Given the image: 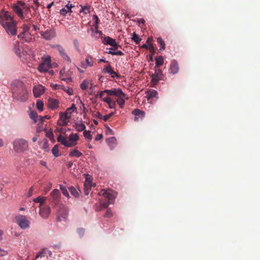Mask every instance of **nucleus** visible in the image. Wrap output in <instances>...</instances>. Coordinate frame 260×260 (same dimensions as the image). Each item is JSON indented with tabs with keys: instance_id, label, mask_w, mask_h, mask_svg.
<instances>
[{
	"instance_id": "c03bdc74",
	"label": "nucleus",
	"mask_w": 260,
	"mask_h": 260,
	"mask_svg": "<svg viewBox=\"0 0 260 260\" xmlns=\"http://www.w3.org/2000/svg\"><path fill=\"white\" fill-rule=\"evenodd\" d=\"M112 70V67L109 63L106 66H105L103 68V72L104 73L109 74L110 72Z\"/></svg>"
},
{
	"instance_id": "680f3d73",
	"label": "nucleus",
	"mask_w": 260,
	"mask_h": 260,
	"mask_svg": "<svg viewBox=\"0 0 260 260\" xmlns=\"http://www.w3.org/2000/svg\"><path fill=\"white\" fill-rule=\"evenodd\" d=\"M33 191H34V188H33V187H32V186H31V187L29 189L27 197H30V196H32V193H33Z\"/></svg>"
},
{
	"instance_id": "052dcab7",
	"label": "nucleus",
	"mask_w": 260,
	"mask_h": 260,
	"mask_svg": "<svg viewBox=\"0 0 260 260\" xmlns=\"http://www.w3.org/2000/svg\"><path fill=\"white\" fill-rule=\"evenodd\" d=\"M8 253L7 251L4 250L0 248V256H3L7 255Z\"/></svg>"
},
{
	"instance_id": "774afa93",
	"label": "nucleus",
	"mask_w": 260,
	"mask_h": 260,
	"mask_svg": "<svg viewBox=\"0 0 260 260\" xmlns=\"http://www.w3.org/2000/svg\"><path fill=\"white\" fill-rule=\"evenodd\" d=\"M44 256V254L42 253V250L40 251L36 256L35 259L39 258V257H42Z\"/></svg>"
},
{
	"instance_id": "de8ad7c7",
	"label": "nucleus",
	"mask_w": 260,
	"mask_h": 260,
	"mask_svg": "<svg viewBox=\"0 0 260 260\" xmlns=\"http://www.w3.org/2000/svg\"><path fill=\"white\" fill-rule=\"evenodd\" d=\"M52 152L53 153V154L57 157L58 156V153H59V150H58V146L57 145H55L53 148L52 149Z\"/></svg>"
},
{
	"instance_id": "f8f14e48",
	"label": "nucleus",
	"mask_w": 260,
	"mask_h": 260,
	"mask_svg": "<svg viewBox=\"0 0 260 260\" xmlns=\"http://www.w3.org/2000/svg\"><path fill=\"white\" fill-rule=\"evenodd\" d=\"M40 35L46 40H50L54 37L55 33L52 30H47L46 31H41Z\"/></svg>"
},
{
	"instance_id": "3c124183",
	"label": "nucleus",
	"mask_w": 260,
	"mask_h": 260,
	"mask_svg": "<svg viewBox=\"0 0 260 260\" xmlns=\"http://www.w3.org/2000/svg\"><path fill=\"white\" fill-rule=\"evenodd\" d=\"M60 189L62 191V193L64 196L68 197L69 196V192L65 187L61 185H60Z\"/></svg>"
},
{
	"instance_id": "473e14b6",
	"label": "nucleus",
	"mask_w": 260,
	"mask_h": 260,
	"mask_svg": "<svg viewBox=\"0 0 260 260\" xmlns=\"http://www.w3.org/2000/svg\"><path fill=\"white\" fill-rule=\"evenodd\" d=\"M69 191L71 194L74 196L76 198H77L79 196V192L74 187H70L69 188Z\"/></svg>"
},
{
	"instance_id": "5fc2aeb1",
	"label": "nucleus",
	"mask_w": 260,
	"mask_h": 260,
	"mask_svg": "<svg viewBox=\"0 0 260 260\" xmlns=\"http://www.w3.org/2000/svg\"><path fill=\"white\" fill-rule=\"evenodd\" d=\"M62 72H64V70H61L60 71V79L62 80H64V81H67V82H70L72 81V79L71 78L69 77V78H64L63 77H62Z\"/></svg>"
},
{
	"instance_id": "0e129e2a",
	"label": "nucleus",
	"mask_w": 260,
	"mask_h": 260,
	"mask_svg": "<svg viewBox=\"0 0 260 260\" xmlns=\"http://www.w3.org/2000/svg\"><path fill=\"white\" fill-rule=\"evenodd\" d=\"M103 138V136L102 134H98L95 137V140L99 141V140L102 139Z\"/></svg>"
},
{
	"instance_id": "4be33fe9",
	"label": "nucleus",
	"mask_w": 260,
	"mask_h": 260,
	"mask_svg": "<svg viewBox=\"0 0 260 260\" xmlns=\"http://www.w3.org/2000/svg\"><path fill=\"white\" fill-rule=\"evenodd\" d=\"M103 101L108 104L110 109L115 108L116 106V102L112 101L111 98L109 97L104 98Z\"/></svg>"
},
{
	"instance_id": "ea45409f",
	"label": "nucleus",
	"mask_w": 260,
	"mask_h": 260,
	"mask_svg": "<svg viewBox=\"0 0 260 260\" xmlns=\"http://www.w3.org/2000/svg\"><path fill=\"white\" fill-rule=\"evenodd\" d=\"M55 48L58 51L59 55H62L64 53L66 52V50L60 45H56L55 46Z\"/></svg>"
},
{
	"instance_id": "a18cd8bd",
	"label": "nucleus",
	"mask_w": 260,
	"mask_h": 260,
	"mask_svg": "<svg viewBox=\"0 0 260 260\" xmlns=\"http://www.w3.org/2000/svg\"><path fill=\"white\" fill-rule=\"evenodd\" d=\"M85 61H86V64L88 66V67H92L93 66V62L92 61V59H91V57L90 56H87L86 58H85Z\"/></svg>"
},
{
	"instance_id": "bf43d9fd",
	"label": "nucleus",
	"mask_w": 260,
	"mask_h": 260,
	"mask_svg": "<svg viewBox=\"0 0 260 260\" xmlns=\"http://www.w3.org/2000/svg\"><path fill=\"white\" fill-rule=\"evenodd\" d=\"M112 216V212L110 210H107L106 211L105 216L106 217H110Z\"/></svg>"
},
{
	"instance_id": "c756f323",
	"label": "nucleus",
	"mask_w": 260,
	"mask_h": 260,
	"mask_svg": "<svg viewBox=\"0 0 260 260\" xmlns=\"http://www.w3.org/2000/svg\"><path fill=\"white\" fill-rule=\"evenodd\" d=\"M2 21L12 22V21H13V17L11 16V15L9 14L8 12H6L4 14V18H2L0 20V22H1Z\"/></svg>"
},
{
	"instance_id": "2eb2a0df",
	"label": "nucleus",
	"mask_w": 260,
	"mask_h": 260,
	"mask_svg": "<svg viewBox=\"0 0 260 260\" xmlns=\"http://www.w3.org/2000/svg\"><path fill=\"white\" fill-rule=\"evenodd\" d=\"M179 66L176 60H173L171 62L170 67V73L173 74H176L179 72Z\"/></svg>"
},
{
	"instance_id": "a878e982",
	"label": "nucleus",
	"mask_w": 260,
	"mask_h": 260,
	"mask_svg": "<svg viewBox=\"0 0 260 260\" xmlns=\"http://www.w3.org/2000/svg\"><path fill=\"white\" fill-rule=\"evenodd\" d=\"M106 141L108 145L111 147V149L113 147H115L116 142V139L115 137H112L107 139Z\"/></svg>"
},
{
	"instance_id": "1a4fd4ad",
	"label": "nucleus",
	"mask_w": 260,
	"mask_h": 260,
	"mask_svg": "<svg viewBox=\"0 0 260 260\" xmlns=\"http://www.w3.org/2000/svg\"><path fill=\"white\" fill-rule=\"evenodd\" d=\"M50 212L51 209L48 206L44 205L40 207L39 214L44 219H47L49 217Z\"/></svg>"
},
{
	"instance_id": "2f4dec72",
	"label": "nucleus",
	"mask_w": 260,
	"mask_h": 260,
	"mask_svg": "<svg viewBox=\"0 0 260 260\" xmlns=\"http://www.w3.org/2000/svg\"><path fill=\"white\" fill-rule=\"evenodd\" d=\"M131 38L136 44H139L142 40V39L139 37V35L135 32L133 33L132 37Z\"/></svg>"
},
{
	"instance_id": "20e7f679",
	"label": "nucleus",
	"mask_w": 260,
	"mask_h": 260,
	"mask_svg": "<svg viewBox=\"0 0 260 260\" xmlns=\"http://www.w3.org/2000/svg\"><path fill=\"white\" fill-rule=\"evenodd\" d=\"M2 25L5 28L9 35L15 36L17 34V22L15 21L12 22L1 21Z\"/></svg>"
},
{
	"instance_id": "423d86ee",
	"label": "nucleus",
	"mask_w": 260,
	"mask_h": 260,
	"mask_svg": "<svg viewBox=\"0 0 260 260\" xmlns=\"http://www.w3.org/2000/svg\"><path fill=\"white\" fill-rule=\"evenodd\" d=\"M16 222L22 229H26L29 228L30 222L25 216L21 215L15 217Z\"/></svg>"
},
{
	"instance_id": "7c9ffc66",
	"label": "nucleus",
	"mask_w": 260,
	"mask_h": 260,
	"mask_svg": "<svg viewBox=\"0 0 260 260\" xmlns=\"http://www.w3.org/2000/svg\"><path fill=\"white\" fill-rule=\"evenodd\" d=\"M113 88H112L111 89H106L103 91H100L99 92L98 95H97V96H98L100 99H103L104 98H103L105 93H107L108 95L111 96V95L110 94V91L113 92Z\"/></svg>"
},
{
	"instance_id": "412c9836",
	"label": "nucleus",
	"mask_w": 260,
	"mask_h": 260,
	"mask_svg": "<svg viewBox=\"0 0 260 260\" xmlns=\"http://www.w3.org/2000/svg\"><path fill=\"white\" fill-rule=\"evenodd\" d=\"M113 115V113L112 112L109 114L103 115L100 112H96L94 114V116L99 119H103L104 121H107L109 118H110Z\"/></svg>"
},
{
	"instance_id": "ddd939ff",
	"label": "nucleus",
	"mask_w": 260,
	"mask_h": 260,
	"mask_svg": "<svg viewBox=\"0 0 260 260\" xmlns=\"http://www.w3.org/2000/svg\"><path fill=\"white\" fill-rule=\"evenodd\" d=\"M52 198V202L56 204L58 203L60 199V192L58 189H54L50 194Z\"/></svg>"
},
{
	"instance_id": "f704fd0d",
	"label": "nucleus",
	"mask_w": 260,
	"mask_h": 260,
	"mask_svg": "<svg viewBox=\"0 0 260 260\" xmlns=\"http://www.w3.org/2000/svg\"><path fill=\"white\" fill-rule=\"evenodd\" d=\"M81 8H82V13L84 14H89L90 12V6L89 5L85 6H80Z\"/></svg>"
},
{
	"instance_id": "4468645a",
	"label": "nucleus",
	"mask_w": 260,
	"mask_h": 260,
	"mask_svg": "<svg viewBox=\"0 0 260 260\" xmlns=\"http://www.w3.org/2000/svg\"><path fill=\"white\" fill-rule=\"evenodd\" d=\"M132 114L135 116L134 119L135 121H139V118L142 119L145 115L144 112L143 111H142L138 109H134L132 111Z\"/></svg>"
},
{
	"instance_id": "58836bf2",
	"label": "nucleus",
	"mask_w": 260,
	"mask_h": 260,
	"mask_svg": "<svg viewBox=\"0 0 260 260\" xmlns=\"http://www.w3.org/2000/svg\"><path fill=\"white\" fill-rule=\"evenodd\" d=\"M157 42L160 45V50L161 49H165V43L161 38L158 37L157 38Z\"/></svg>"
},
{
	"instance_id": "aec40b11",
	"label": "nucleus",
	"mask_w": 260,
	"mask_h": 260,
	"mask_svg": "<svg viewBox=\"0 0 260 260\" xmlns=\"http://www.w3.org/2000/svg\"><path fill=\"white\" fill-rule=\"evenodd\" d=\"M158 93L157 92L154 90H150L148 91L147 97L148 100H156L158 99Z\"/></svg>"
},
{
	"instance_id": "e433bc0d",
	"label": "nucleus",
	"mask_w": 260,
	"mask_h": 260,
	"mask_svg": "<svg viewBox=\"0 0 260 260\" xmlns=\"http://www.w3.org/2000/svg\"><path fill=\"white\" fill-rule=\"evenodd\" d=\"M38 70L40 72H46L48 71V67L44 63H42L38 67Z\"/></svg>"
},
{
	"instance_id": "69168bd1",
	"label": "nucleus",
	"mask_w": 260,
	"mask_h": 260,
	"mask_svg": "<svg viewBox=\"0 0 260 260\" xmlns=\"http://www.w3.org/2000/svg\"><path fill=\"white\" fill-rule=\"evenodd\" d=\"M46 136L50 140L53 139V134L52 132H51L50 133H48Z\"/></svg>"
},
{
	"instance_id": "e2e57ef3",
	"label": "nucleus",
	"mask_w": 260,
	"mask_h": 260,
	"mask_svg": "<svg viewBox=\"0 0 260 260\" xmlns=\"http://www.w3.org/2000/svg\"><path fill=\"white\" fill-rule=\"evenodd\" d=\"M38 120H39V123L38 124V125L42 124L44 121V117H43V116H40Z\"/></svg>"
},
{
	"instance_id": "9b49d317",
	"label": "nucleus",
	"mask_w": 260,
	"mask_h": 260,
	"mask_svg": "<svg viewBox=\"0 0 260 260\" xmlns=\"http://www.w3.org/2000/svg\"><path fill=\"white\" fill-rule=\"evenodd\" d=\"M45 91V87L41 85L35 86L33 88L34 95L36 98L40 97Z\"/></svg>"
},
{
	"instance_id": "bb28decb",
	"label": "nucleus",
	"mask_w": 260,
	"mask_h": 260,
	"mask_svg": "<svg viewBox=\"0 0 260 260\" xmlns=\"http://www.w3.org/2000/svg\"><path fill=\"white\" fill-rule=\"evenodd\" d=\"M73 126L75 127L76 130L79 132H81L83 131H84V129L86 128L85 125L82 122L80 123H76L73 125Z\"/></svg>"
},
{
	"instance_id": "cd10ccee",
	"label": "nucleus",
	"mask_w": 260,
	"mask_h": 260,
	"mask_svg": "<svg viewBox=\"0 0 260 260\" xmlns=\"http://www.w3.org/2000/svg\"><path fill=\"white\" fill-rule=\"evenodd\" d=\"M46 200V197H41L39 196L37 198H35L33 200V201L35 203H39L40 205L39 207L44 206L43 204L44 203L45 200Z\"/></svg>"
},
{
	"instance_id": "39448f33",
	"label": "nucleus",
	"mask_w": 260,
	"mask_h": 260,
	"mask_svg": "<svg viewBox=\"0 0 260 260\" xmlns=\"http://www.w3.org/2000/svg\"><path fill=\"white\" fill-rule=\"evenodd\" d=\"M25 3L22 1H18L16 4H14L12 6L13 11L18 15L21 19L24 18L22 9L25 8Z\"/></svg>"
},
{
	"instance_id": "a211bd4d",
	"label": "nucleus",
	"mask_w": 260,
	"mask_h": 260,
	"mask_svg": "<svg viewBox=\"0 0 260 260\" xmlns=\"http://www.w3.org/2000/svg\"><path fill=\"white\" fill-rule=\"evenodd\" d=\"M57 141L60 142L61 144L66 147H71L74 146V144L71 143V142H69L62 137L61 135H59L57 137Z\"/></svg>"
},
{
	"instance_id": "864d4df0",
	"label": "nucleus",
	"mask_w": 260,
	"mask_h": 260,
	"mask_svg": "<svg viewBox=\"0 0 260 260\" xmlns=\"http://www.w3.org/2000/svg\"><path fill=\"white\" fill-rule=\"evenodd\" d=\"M42 253L44 254V256L48 255L51 256L52 255V252L47 248H44L42 250Z\"/></svg>"
},
{
	"instance_id": "09e8293b",
	"label": "nucleus",
	"mask_w": 260,
	"mask_h": 260,
	"mask_svg": "<svg viewBox=\"0 0 260 260\" xmlns=\"http://www.w3.org/2000/svg\"><path fill=\"white\" fill-rule=\"evenodd\" d=\"M60 56L64 61L69 63L71 62V59L70 57L68 56V55L66 53V52L64 53L62 55H61Z\"/></svg>"
},
{
	"instance_id": "72a5a7b5",
	"label": "nucleus",
	"mask_w": 260,
	"mask_h": 260,
	"mask_svg": "<svg viewBox=\"0 0 260 260\" xmlns=\"http://www.w3.org/2000/svg\"><path fill=\"white\" fill-rule=\"evenodd\" d=\"M69 155L71 156H76L77 157H79L82 155V153L79 152L78 150L74 149L70 152Z\"/></svg>"
},
{
	"instance_id": "37998d69",
	"label": "nucleus",
	"mask_w": 260,
	"mask_h": 260,
	"mask_svg": "<svg viewBox=\"0 0 260 260\" xmlns=\"http://www.w3.org/2000/svg\"><path fill=\"white\" fill-rule=\"evenodd\" d=\"M83 135L85 139L88 141H91L92 140V135L90 134V131H84L83 132Z\"/></svg>"
},
{
	"instance_id": "393cba45",
	"label": "nucleus",
	"mask_w": 260,
	"mask_h": 260,
	"mask_svg": "<svg viewBox=\"0 0 260 260\" xmlns=\"http://www.w3.org/2000/svg\"><path fill=\"white\" fill-rule=\"evenodd\" d=\"M79 139V136L77 134H72L69 136L68 141L74 144V146L76 144V142Z\"/></svg>"
},
{
	"instance_id": "6e6d98bb",
	"label": "nucleus",
	"mask_w": 260,
	"mask_h": 260,
	"mask_svg": "<svg viewBox=\"0 0 260 260\" xmlns=\"http://www.w3.org/2000/svg\"><path fill=\"white\" fill-rule=\"evenodd\" d=\"M77 233L80 237H82L85 233V229L83 228H79L77 229Z\"/></svg>"
},
{
	"instance_id": "5701e85b",
	"label": "nucleus",
	"mask_w": 260,
	"mask_h": 260,
	"mask_svg": "<svg viewBox=\"0 0 260 260\" xmlns=\"http://www.w3.org/2000/svg\"><path fill=\"white\" fill-rule=\"evenodd\" d=\"M91 30H92L91 36L96 39L100 38L103 35L102 31L99 30L98 29H95L94 27L91 28Z\"/></svg>"
},
{
	"instance_id": "338daca9",
	"label": "nucleus",
	"mask_w": 260,
	"mask_h": 260,
	"mask_svg": "<svg viewBox=\"0 0 260 260\" xmlns=\"http://www.w3.org/2000/svg\"><path fill=\"white\" fill-rule=\"evenodd\" d=\"M124 54L121 51H120V50H118L117 51H115V54H114V55H120V56H122Z\"/></svg>"
},
{
	"instance_id": "6ab92c4d",
	"label": "nucleus",
	"mask_w": 260,
	"mask_h": 260,
	"mask_svg": "<svg viewBox=\"0 0 260 260\" xmlns=\"http://www.w3.org/2000/svg\"><path fill=\"white\" fill-rule=\"evenodd\" d=\"M103 196L104 198L108 200V202L112 203V202L115 199V196L112 191H106L103 193Z\"/></svg>"
},
{
	"instance_id": "f257e3e1",
	"label": "nucleus",
	"mask_w": 260,
	"mask_h": 260,
	"mask_svg": "<svg viewBox=\"0 0 260 260\" xmlns=\"http://www.w3.org/2000/svg\"><path fill=\"white\" fill-rule=\"evenodd\" d=\"M12 93L13 96L20 101L24 102L27 99V90L21 81L16 83L12 89Z\"/></svg>"
},
{
	"instance_id": "0eeeda50",
	"label": "nucleus",
	"mask_w": 260,
	"mask_h": 260,
	"mask_svg": "<svg viewBox=\"0 0 260 260\" xmlns=\"http://www.w3.org/2000/svg\"><path fill=\"white\" fill-rule=\"evenodd\" d=\"M151 83L154 86L156 85L159 80H162L163 74L161 70L156 69L154 74L151 75Z\"/></svg>"
},
{
	"instance_id": "603ef678",
	"label": "nucleus",
	"mask_w": 260,
	"mask_h": 260,
	"mask_svg": "<svg viewBox=\"0 0 260 260\" xmlns=\"http://www.w3.org/2000/svg\"><path fill=\"white\" fill-rule=\"evenodd\" d=\"M16 44H15V47L14 48V52L16 55H18L20 54V50L18 47L19 43L18 41L16 42Z\"/></svg>"
},
{
	"instance_id": "f03ea898",
	"label": "nucleus",
	"mask_w": 260,
	"mask_h": 260,
	"mask_svg": "<svg viewBox=\"0 0 260 260\" xmlns=\"http://www.w3.org/2000/svg\"><path fill=\"white\" fill-rule=\"evenodd\" d=\"M110 94L111 96H115L116 97V101L119 105L120 108H123L125 100L128 99V97L126 94L123 92L122 90L120 88H113V92L110 91Z\"/></svg>"
},
{
	"instance_id": "49530a36",
	"label": "nucleus",
	"mask_w": 260,
	"mask_h": 260,
	"mask_svg": "<svg viewBox=\"0 0 260 260\" xmlns=\"http://www.w3.org/2000/svg\"><path fill=\"white\" fill-rule=\"evenodd\" d=\"M89 82L86 80H84L82 83L80 84V88L82 90H84L86 89L88 86Z\"/></svg>"
},
{
	"instance_id": "8fccbe9b",
	"label": "nucleus",
	"mask_w": 260,
	"mask_h": 260,
	"mask_svg": "<svg viewBox=\"0 0 260 260\" xmlns=\"http://www.w3.org/2000/svg\"><path fill=\"white\" fill-rule=\"evenodd\" d=\"M60 56L64 61L69 63L71 62V59L70 57L68 56V55L66 53V52L64 53L62 55H61Z\"/></svg>"
},
{
	"instance_id": "b1692460",
	"label": "nucleus",
	"mask_w": 260,
	"mask_h": 260,
	"mask_svg": "<svg viewBox=\"0 0 260 260\" xmlns=\"http://www.w3.org/2000/svg\"><path fill=\"white\" fill-rule=\"evenodd\" d=\"M91 186V182L87 179L84 184V192L85 195H88Z\"/></svg>"
},
{
	"instance_id": "4d7b16f0",
	"label": "nucleus",
	"mask_w": 260,
	"mask_h": 260,
	"mask_svg": "<svg viewBox=\"0 0 260 260\" xmlns=\"http://www.w3.org/2000/svg\"><path fill=\"white\" fill-rule=\"evenodd\" d=\"M110 203H110L108 201L106 202L102 203L101 204V209H104L107 208Z\"/></svg>"
},
{
	"instance_id": "dca6fc26",
	"label": "nucleus",
	"mask_w": 260,
	"mask_h": 260,
	"mask_svg": "<svg viewBox=\"0 0 260 260\" xmlns=\"http://www.w3.org/2000/svg\"><path fill=\"white\" fill-rule=\"evenodd\" d=\"M74 7L72 4H67L63 8L60 10V15L66 16L68 13H71L72 12V8Z\"/></svg>"
},
{
	"instance_id": "6e6552de",
	"label": "nucleus",
	"mask_w": 260,
	"mask_h": 260,
	"mask_svg": "<svg viewBox=\"0 0 260 260\" xmlns=\"http://www.w3.org/2000/svg\"><path fill=\"white\" fill-rule=\"evenodd\" d=\"M71 118L70 115H68V113L60 112L59 113V119L57 121V124L59 125H67L69 122V119Z\"/></svg>"
},
{
	"instance_id": "4c0bfd02",
	"label": "nucleus",
	"mask_w": 260,
	"mask_h": 260,
	"mask_svg": "<svg viewBox=\"0 0 260 260\" xmlns=\"http://www.w3.org/2000/svg\"><path fill=\"white\" fill-rule=\"evenodd\" d=\"M92 20L94 21V23L93 24V26L95 28V29H98L99 28V19L97 15H93L92 17Z\"/></svg>"
},
{
	"instance_id": "c85d7f7f",
	"label": "nucleus",
	"mask_w": 260,
	"mask_h": 260,
	"mask_svg": "<svg viewBox=\"0 0 260 260\" xmlns=\"http://www.w3.org/2000/svg\"><path fill=\"white\" fill-rule=\"evenodd\" d=\"M164 63V58L162 56H159L155 58V68H159L162 66Z\"/></svg>"
},
{
	"instance_id": "7ed1b4c3",
	"label": "nucleus",
	"mask_w": 260,
	"mask_h": 260,
	"mask_svg": "<svg viewBox=\"0 0 260 260\" xmlns=\"http://www.w3.org/2000/svg\"><path fill=\"white\" fill-rule=\"evenodd\" d=\"M13 144V149L17 153H22L28 150V142L24 139H16Z\"/></svg>"
},
{
	"instance_id": "9d476101",
	"label": "nucleus",
	"mask_w": 260,
	"mask_h": 260,
	"mask_svg": "<svg viewBox=\"0 0 260 260\" xmlns=\"http://www.w3.org/2000/svg\"><path fill=\"white\" fill-rule=\"evenodd\" d=\"M103 43L105 45H110L113 47L115 49H117L119 45L117 44L115 40L109 37H104L102 41Z\"/></svg>"
},
{
	"instance_id": "a19ab883",
	"label": "nucleus",
	"mask_w": 260,
	"mask_h": 260,
	"mask_svg": "<svg viewBox=\"0 0 260 260\" xmlns=\"http://www.w3.org/2000/svg\"><path fill=\"white\" fill-rule=\"evenodd\" d=\"M76 110V107L74 104H73L71 107L68 108L66 111V113H68V115H70L72 112H75Z\"/></svg>"
},
{
	"instance_id": "13d9d810",
	"label": "nucleus",
	"mask_w": 260,
	"mask_h": 260,
	"mask_svg": "<svg viewBox=\"0 0 260 260\" xmlns=\"http://www.w3.org/2000/svg\"><path fill=\"white\" fill-rule=\"evenodd\" d=\"M112 78L115 77H119V75H118L113 69L109 73Z\"/></svg>"
},
{
	"instance_id": "79ce46f5",
	"label": "nucleus",
	"mask_w": 260,
	"mask_h": 260,
	"mask_svg": "<svg viewBox=\"0 0 260 260\" xmlns=\"http://www.w3.org/2000/svg\"><path fill=\"white\" fill-rule=\"evenodd\" d=\"M43 102L41 100H38L36 104L37 109L40 111H42L43 110Z\"/></svg>"
},
{
	"instance_id": "c9c22d12",
	"label": "nucleus",
	"mask_w": 260,
	"mask_h": 260,
	"mask_svg": "<svg viewBox=\"0 0 260 260\" xmlns=\"http://www.w3.org/2000/svg\"><path fill=\"white\" fill-rule=\"evenodd\" d=\"M30 118L34 120L35 123H36L38 121V114L37 112H34L33 111H30L29 113Z\"/></svg>"
},
{
	"instance_id": "f3484780",
	"label": "nucleus",
	"mask_w": 260,
	"mask_h": 260,
	"mask_svg": "<svg viewBox=\"0 0 260 260\" xmlns=\"http://www.w3.org/2000/svg\"><path fill=\"white\" fill-rule=\"evenodd\" d=\"M59 106L58 101L52 98H49L48 100V106L52 110L57 108Z\"/></svg>"
}]
</instances>
